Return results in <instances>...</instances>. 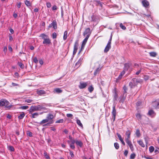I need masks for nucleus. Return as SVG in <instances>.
<instances>
[{"label": "nucleus", "instance_id": "33", "mask_svg": "<svg viewBox=\"0 0 159 159\" xmlns=\"http://www.w3.org/2000/svg\"><path fill=\"white\" fill-rule=\"evenodd\" d=\"M43 155L44 156L45 158L46 159H50V157L49 155L46 152H45L43 153Z\"/></svg>", "mask_w": 159, "mask_h": 159}, {"label": "nucleus", "instance_id": "50", "mask_svg": "<svg viewBox=\"0 0 159 159\" xmlns=\"http://www.w3.org/2000/svg\"><path fill=\"white\" fill-rule=\"evenodd\" d=\"M85 45L81 44V48L80 49V51L79 52V54L81 51H82L84 49V47Z\"/></svg>", "mask_w": 159, "mask_h": 159}, {"label": "nucleus", "instance_id": "9", "mask_svg": "<svg viewBox=\"0 0 159 159\" xmlns=\"http://www.w3.org/2000/svg\"><path fill=\"white\" fill-rule=\"evenodd\" d=\"M116 106L115 105H113L112 107V111L111 112V114L112 115V118L113 119V122H114L116 119Z\"/></svg>", "mask_w": 159, "mask_h": 159}, {"label": "nucleus", "instance_id": "12", "mask_svg": "<svg viewBox=\"0 0 159 159\" xmlns=\"http://www.w3.org/2000/svg\"><path fill=\"white\" fill-rule=\"evenodd\" d=\"M142 3L143 6L145 8L148 7L149 5V2L146 0H143Z\"/></svg>", "mask_w": 159, "mask_h": 159}, {"label": "nucleus", "instance_id": "31", "mask_svg": "<svg viewBox=\"0 0 159 159\" xmlns=\"http://www.w3.org/2000/svg\"><path fill=\"white\" fill-rule=\"evenodd\" d=\"M54 91L55 92L57 93H60L62 92V90L60 88H56L54 89Z\"/></svg>", "mask_w": 159, "mask_h": 159}, {"label": "nucleus", "instance_id": "58", "mask_svg": "<svg viewBox=\"0 0 159 159\" xmlns=\"http://www.w3.org/2000/svg\"><path fill=\"white\" fill-rule=\"evenodd\" d=\"M141 103H142V102H140V101H138L136 103V106L137 107H139L141 105Z\"/></svg>", "mask_w": 159, "mask_h": 159}, {"label": "nucleus", "instance_id": "57", "mask_svg": "<svg viewBox=\"0 0 159 159\" xmlns=\"http://www.w3.org/2000/svg\"><path fill=\"white\" fill-rule=\"evenodd\" d=\"M33 101V100L29 99H27L25 100V102L28 103H30Z\"/></svg>", "mask_w": 159, "mask_h": 159}, {"label": "nucleus", "instance_id": "61", "mask_svg": "<svg viewBox=\"0 0 159 159\" xmlns=\"http://www.w3.org/2000/svg\"><path fill=\"white\" fill-rule=\"evenodd\" d=\"M47 6L48 8H49L51 7V4L49 2H47L46 3Z\"/></svg>", "mask_w": 159, "mask_h": 159}, {"label": "nucleus", "instance_id": "25", "mask_svg": "<svg viewBox=\"0 0 159 159\" xmlns=\"http://www.w3.org/2000/svg\"><path fill=\"white\" fill-rule=\"evenodd\" d=\"M68 32L67 31H65L64 33V35L63 37V39L64 40H65L67 37Z\"/></svg>", "mask_w": 159, "mask_h": 159}, {"label": "nucleus", "instance_id": "16", "mask_svg": "<svg viewBox=\"0 0 159 159\" xmlns=\"http://www.w3.org/2000/svg\"><path fill=\"white\" fill-rule=\"evenodd\" d=\"M148 114L150 116H151L152 117H154L156 115V113H155L154 111L152 110H149L148 113Z\"/></svg>", "mask_w": 159, "mask_h": 159}, {"label": "nucleus", "instance_id": "7", "mask_svg": "<svg viewBox=\"0 0 159 159\" xmlns=\"http://www.w3.org/2000/svg\"><path fill=\"white\" fill-rule=\"evenodd\" d=\"M88 82H80L79 85V88L81 89L85 88L88 84Z\"/></svg>", "mask_w": 159, "mask_h": 159}, {"label": "nucleus", "instance_id": "15", "mask_svg": "<svg viewBox=\"0 0 159 159\" xmlns=\"http://www.w3.org/2000/svg\"><path fill=\"white\" fill-rule=\"evenodd\" d=\"M83 59V58L82 57H80L78 61L75 64V66L76 67H78L81 65Z\"/></svg>", "mask_w": 159, "mask_h": 159}, {"label": "nucleus", "instance_id": "39", "mask_svg": "<svg viewBox=\"0 0 159 159\" xmlns=\"http://www.w3.org/2000/svg\"><path fill=\"white\" fill-rule=\"evenodd\" d=\"M9 150L11 152H13L15 150V149L12 146H9L8 147Z\"/></svg>", "mask_w": 159, "mask_h": 159}, {"label": "nucleus", "instance_id": "60", "mask_svg": "<svg viewBox=\"0 0 159 159\" xmlns=\"http://www.w3.org/2000/svg\"><path fill=\"white\" fill-rule=\"evenodd\" d=\"M128 152V150H125L124 152V155L125 156H127Z\"/></svg>", "mask_w": 159, "mask_h": 159}, {"label": "nucleus", "instance_id": "46", "mask_svg": "<svg viewBox=\"0 0 159 159\" xmlns=\"http://www.w3.org/2000/svg\"><path fill=\"white\" fill-rule=\"evenodd\" d=\"M70 147L72 149L74 150L75 149V146L74 144H70Z\"/></svg>", "mask_w": 159, "mask_h": 159}, {"label": "nucleus", "instance_id": "27", "mask_svg": "<svg viewBox=\"0 0 159 159\" xmlns=\"http://www.w3.org/2000/svg\"><path fill=\"white\" fill-rule=\"evenodd\" d=\"M89 37L86 36V38L84 39V40H83L82 42V44L85 45L86 43H87L88 39H89Z\"/></svg>", "mask_w": 159, "mask_h": 159}, {"label": "nucleus", "instance_id": "44", "mask_svg": "<svg viewBox=\"0 0 159 159\" xmlns=\"http://www.w3.org/2000/svg\"><path fill=\"white\" fill-rule=\"evenodd\" d=\"M39 115L38 113H34L32 114V117L33 118H35Z\"/></svg>", "mask_w": 159, "mask_h": 159}, {"label": "nucleus", "instance_id": "10", "mask_svg": "<svg viewBox=\"0 0 159 159\" xmlns=\"http://www.w3.org/2000/svg\"><path fill=\"white\" fill-rule=\"evenodd\" d=\"M90 30V29L89 28H87L83 33V35L84 36L85 35H86V36H88L89 38L91 33Z\"/></svg>", "mask_w": 159, "mask_h": 159}, {"label": "nucleus", "instance_id": "45", "mask_svg": "<svg viewBox=\"0 0 159 159\" xmlns=\"http://www.w3.org/2000/svg\"><path fill=\"white\" fill-rule=\"evenodd\" d=\"M154 148L152 146H151L149 147V150L150 152H152L154 150Z\"/></svg>", "mask_w": 159, "mask_h": 159}, {"label": "nucleus", "instance_id": "6", "mask_svg": "<svg viewBox=\"0 0 159 159\" xmlns=\"http://www.w3.org/2000/svg\"><path fill=\"white\" fill-rule=\"evenodd\" d=\"M89 19L90 21L93 22L97 23L99 21L98 17L94 14H93L91 17L89 16Z\"/></svg>", "mask_w": 159, "mask_h": 159}, {"label": "nucleus", "instance_id": "40", "mask_svg": "<svg viewBox=\"0 0 159 159\" xmlns=\"http://www.w3.org/2000/svg\"><path fill=\"white\" fill-rule=\"evenodd\" d=\"M149 54L150 56L153 57H155L157 55L156 53L154 52H150L149 53Z\"/></svg>", "mask_w": 159, "mask_h": 159}, {"label": "nucleus", "instance_id": "49", "mask_svg": "<svg viewBox=\"0 0 159 159\" xmlns=\"http://www.w3.org/2000/svg\"><path fill=\"white\" fill-rule=\"evenodd\" d=\"M117 135L118 138L119 139L120 141L123 140V139H122L121 137V135L117 133Z\"/></svg>", "mask_w": 159, "mask_h": 159}, {"label": "nucleus", "instance_id": "48", "mask_svg": "<svg viewBox=\"0 0 159 159\" xmlns=\"http://www.w3.org/2000/svg\"><path fill=\"white\" fill-rule=\"evenodd\" d=\"M57 35L55 32H54L52 34V37L53 39H55L57 38Z\"/></svg>", "mask_w": 159, "mask_h": 159}, {"label": "nucleus", "instance_id": "19", "mask_svg": "<svg viewBox=\"0 0 159 159\" xmlns=\"http://www.w3.org/2000/svg\"><path fill=\"white\" fill-rule=\"evenodd\" d=\"M101 70V68L99 67L97 68V69H96V70L94 71V76L96 75L97 74H98L99 73Z\"/></svg>", "mask_w": 159, "mask_h": 159}, {"label": "nucleus", "instance_id": "4", "mask_svg": "<svg viewBox=\"0 0 159 159\" xmlns=\"http://www.w3.org/2000/svg\"><path fill=\"white\" fill-rule=\"evenodd\" d=\"M3 106H5V108L8 109L11 107L10 102L5 99L0 100V107Z\"/></svg>", "mask_w": 159, "mask_h": 159}, {"label": "nucleus", "instance_id": "42", "mask_svg": "<svg viewBox=\"0 0 159 159\" xmlns=\"http://www.w3.org/2000/svg\"><path fill=\"white\" fill-rule=\"evenodd\" d=\"M120 28L123 30H125L126 29V27L124 26L122 23H120Z\"/></svg>", "mask_w": 159, "mask_h": 159}, {"label": "nucleus", "instance_id": "64", "mask_svg": "<svg viewBox=\"0 0 159 159\" xmlns=\"http://www.w3.org/2000/svg\"><path fill=\"white\" fill-rule=\"evenodd\" d=\"M11 115H10L9 114H7V118H8V119H11Z\"/></svg>", "mask_w": 159, "mask_h": 159}, {"label": "nucleus", "instance_id": "17", "mask_svg": "<svg viewBox=\"0 0 159 159\" xmlns=\"http://www.w3.org/2000/svg\"><path fill=\"white\" fill-rule=\"evenodd\" d=\"M37 93L39 95H41L43 94H45L46 92L43 90L38 89L37 91Z\"/></svg>", "mask_w": 159, "mask_h": 159}, {"label": "nucleus", "instance_id": "13", "mask_svg": "<svg viewBox=\"0 0 159 159\" xmlns=\"http://www.w3.org/2000/svg\"><path fill=\"white\" fill-rule=\"evenodd\" d=\"M76 144L78 147H80V148H82L83 145V142L81 140L76 139Z\"/></svg>", "mask_w": 159, "mask_h": 159}, {"label": "nucleus", "instance_id": "34", "mask_svg": "<svg viewBox=\"0 0 159 159\" xmlns=\"http://www.w3.org/2000/svg\"><path fill=\"white\" fill-rule=\"evenodd\" d=\"M17 64L20 66L21 69H23L24 67V65L21 62H18Z\"/></svg>", "mask_w": 159, "mask_h": 159}, {"label": "nucleus", "instance_id": "20", "mask_svg": "<svg viewBox=\"0 0 159 159\" xmlns=\"http://www.w3.org/2000/svg\"><path fill=\"white\" fill-rule=\"evenodd\" d=\"M25 115V114L24 112H22V113L20 114L18 116V118L19 119L21 120L22 119Z\"/></svg>", "mask_w": 159, "mask_h": 159}, {"label": "nucleus", "instance_id": "38", "mask_svg": "<svg viewBox=\"0 0 159 159\" xmlns=\"http://www.w3.org/2000/svg\"><path fill=\"white\" fill-rule=\"evenodd\" d=\"M114 146L116 149H118L119 148V144L117 143H114Z\"/></svg>", "mask_w": 159, "mask_h": 159}, {"label": "nucleus", "instance_id": "21", "mask_svg": "<svg viewBox=\"0 0 159 159\" xmlns=\"http://www.w3.org/2000/svg\"><path fill=\"white\" fill-rule=\"evenodd\" d=\"M52 26L54 29H57V23L56 20H53L52 23Z\"/></svg>", "mask_w": 159, "mask_h": 159}, {"label": "nucleus", "instance_id": "26", "mask_svg": "<svg viewBox=\"0 0 159 159\" xmlns=\"http://www.w3.org/2000/svg\"><path fill=\"white\" fill-rule=\"evenodd\" d=\"M76 123L79 126L81 127V128H83V125L81 122V121L80 120H79L78 119H77L76 120Z\"/></svg>", "mask_w": 159, "mask_h": 159}, {"label": "nucleus", "instance_id": "56", "mask_svg": "<svg viewBox=\"0 0 159 159\" xmlns=\"http://www.w3.org/2000/svg\"><path fill=\"white\" fill-rule=\"evenodd\" d=\"M76 139L74 140V139H72L71 140V144H74L75 143L76 144Z\"/></svg>", "mask_w": 159, "mask_h": 159}, {"label": "nucleus", "instance_id": "54", "mask_svg": "<svg viewBox=\"0 0 159 159\" xmlns=\"http://www.w3.org/2000/svg\"><path fill=\"white\" fill-rule=\"evenodd\" d=\"M9 41L10 42L12 41L13 40V39L12 36L10 34H9Z\"/></svg>", "mask_w": 159, "mask_h": 159}, {"label": "nucleus", "instance_id": "47", "mask_svg": "<svg viewBox=\"0 0 159 159\" xmlns=\"http://www.w3.org/2000/svg\"><path fill=\"white\" fill-rule=\"evenodd\" d=\"M135 156L136 155L135 153H132L130 156V158L131 159H134L135 158Z\"/></svg>", "mask_w": 159, "mask_h": 159}, {"label": "nucleus", "instance_id": "35", "mask_svg": "<svg viewBox=\"0 0 159 159\" xmlns=\"http://www.w3.org/2000/svg\"><path fill=\"white\" fill-rule=\"evenodd\" d=\"M136 116L138 120H140L141 119V116L139 113L137 114Z\"/></svg>", "mask_w": 159, "mask_h": 159}, {"label": "nucleus", "instance_id": "41", "mask_svg": "<svg viewBox=\"0 0 159 159\" xmlns=\"http://www.w3.org/2000/svg\"><path fill=\"white\" fill-rule=\"evenodd\" d=\"M29 108L28 106H22L20 107L19 108L23 110H25L28 109Z\"/></svg>", "mask_w": 159, "mask_h": 159}, {"label": "nucleus", "instance_id": "32", "mask_svg": "<svg viewBox=\"0 0 159 159\" xmlns=\"http://www.w3.org/2000/svg\"><path fill=\"white\" fill-rule=\"evenodd\" d=\"M138 143L140 145L141 147H145V145L144 144L142 140H139L138 141Z\"/></svg>", "mask_w": 159, "mask_h": 159}, {"label": "nucleus", "instance_id": "29", "mask_svg": "<svg viewBox=\"0 0 159 159\" xmlns=\"http://www.w3.org/2000/svg\"><path fill=\"white\" fill-rule=\"evenodd\" d=\"M95 2H96V5H99L101 7H102L103 3L99 1H95Z\"/></svg>", "mask_w": 159, "mask_h": 159}, {"label": "nucleus", "instance_id": "59", "mask_svg": "<svg viewBox=\"0 0 159 159\" xmlns=\"http://www.w3.org/2000/svg\"><path fill=\"white\" fill-rule=\"evenodd\" d=\"M125 70H124L122 71L121 72V73L120 74V75L122 77V76L125 74Z\"/></svg>", "mask_w": 159, "mask_h": 159}, {"label": "nucleus", "instance_id": "11", "mask_svg": "<svg viewBox=\"0 0 159 159\" xmlns=\"http://www.w3.org/2000/svg\"><path fill=\"white\" fill-rule=\"evenodd\" d=\"M125 141L129 145L131 150L133 151L134 150V147L131 141L130 140V139H125Z\"/></svg>", "mask_w": 159, "mask_h": 159}, {"label": "nucleus", "instance_id": "1", "mask_svg": "<svg viewBox=\"0 0 159 159\" xmlns=\"http://www.w3.org/2000/svg\"><path fill=\"white\" fill-rule=\"evenodd\" d=\"M54 118L53 115L49 114L47 115L46 119L43 120L39 123L40 125H42L47 123V124H44L43 126H48V125L52 124L54 123V120H53Z\"/></svg>", "mask_w": 159, "mask_h": 159}, {"label": "nucleus", "instance_id": "63", "mask_svg": "<svg viewBox=\"0 0 159 159\" xmlns=\"http://www.w3.org/2000/svg\"><path fill=\"white\" fill-rule=\"evenodd\" d=\"M144 157L146 159H154L150 157L144 156Z\"/></svg>", "mask_w": 159, "mask_h": 159}, {"label": "nucleus", "instance_id": "53", "mask_svg": "<svg viewBox=\"0 0 159 159\" xmlns=\"http://www.w3.org/2000/svg\"><path fill=\"white\" fill-rule=\"evenodd\" d=\"M27 135L30 137H32L33 136L32 133L30 131L28 132V133H27Z\"/></svg>", "mask_w": 159, "mask_h": 159}, {"label": "nucleus", "instance_id": "22", "mask_svg": "<svg viewBox=\"0 0 159 159\" xmlns=\"http://www.w3.org/2000/svg\"><path fill=\"white\" fill-rule=\"evenodd\" d=\"M123 89L124 90V93L123 94V96H126V93H127V88L125 86H124L123 87Z\"/></svg>", "mask_w": 159, "mask_h": 159}, {"label": "nucleus", "instance_id": "36", "mask_svg": "<svg viewBox=\"0 0 159 159\" xmlns=\"http://www.w3.org/2000/svg\"><path fill=\"white\" fill-rule=\"evenodd\" d=\"M136 134L137 137H139L140 135V130L139 129H137L136 132Z\"/></svg>", "mask_w": 159, "mask_h": 159}, {"label": "nucleus", "instance_id": "52", "mask_svg": "<svg viewBox=\"0 0 159 159\" xmlns=\"http://www.w3.org/2000/svg\"><path fill=\"white\" fill-rule=\"evenodd\" d=\"M66 116L70 118L71 119L73 118V115L72 114H66Z\"/></svg>", "mask_w": 159, "mask_h": 159}, {"label": "nucleus", "instance_id": "8", "mask_svg": "<svg viewBox=\"0 0 159 159\" xmlns=\"http://www.w3.org/2000/svg\"><path fill=\"white\" fill-rule=\"evenodd\" d=\"M79 41L77 40L75 41L74 46V51L73 52V55H75L77 52L78 47L79 46L78 44Z\"/></svg>", "mask_w": 159, "mask_h": 159}, {"label": "nucleus", "instance_id": "14", "mask_svg": "<svg viewBox=\"0 0 159 159\" xmlns=\"http://www.w3.org/2000/svg\"><path fill=\"white\" fill-rule=\"evenodd\" d=\"M131 64L130 63H126L124 64V70L126 71H127L129 69L130 66H131Z\"/></svg>", "mask_w": 159, "mask_h": 159}, {"label": "nucleus", "instance_id": "28", "mask_svg": "<svg viewBox=\"0 0 159 159\" xmlns=\"http://www.w3.org/2000/svg\"><path fill=\"white\" fill-rule=\"evenodd\" d=\"M94 90V88L92 85L90 86L88 88V90L91 93Z\"/></svg>", "mask_w": 159, "mask_h": 159}, {"label": "nucleus", "instance_id": "55", "mask_svg": "<svg viewBox=\"0 0 159 159\" xmlns=\"http://www.w3.org/2000/svg\"><path fill=\"white\" fill-rule=\"evenodd\" d=\"M33 61L35 63H37L38 62V60L36 57H35L33 58Z\"/></svg>", "mask_w": 159, "mask_h": 159}, {"label": "nucleus", "instance_id": "51", "mask_svg": "<svg viewBox=\"0 0 159 159\" xmlns=\"http://www.w3.org/2000/svg\"><path fill=\"white\" fill-rule=\"evenodd\" d=\"M69 151L70 152V154L71 157H74V155L73 153V152L70 151V150H69Z\"/></svg>", "mask_w": 159, "mask_h": 159}, {"label": "nucleus", "instance_id": "5", "mask_svg": "<svg viewBox=\"0 0 159 159\" xmlns=\"http://www.w3.org/2000/svg\"><path fill=\"white\" fill-rule=\"evenodd\" d=\"M140 82L139 80L134 78L132 79V81L129 82V85L131 88H133L136 86L138 83Z\"/></svg>", "mask_w": 159, "mask_h": 159}, {"label": "nucleus", "instance_id": "30", "mask_svg": "<svg viewBox=\"0 0 159 159\" xmlns=\"http://www.w3.org/2000/svg\"><path fill=\"white\" fill-rule=\"evenodd\" d=\"M154 103L155 105V107L156 108H159V99L157 101H155Z\"/></svg>", "mask_w": 159, "mask_h": 159}, {"label": "nucleus", "instance_id": "62", "mask_svg": "<svg viewBox=\"0 0 159 159\" xmlns=\"http://www.w3.org/2000/svg\"><path fill=\"white\" fill-rule=\"evenodd\" d=\"M141 68L138 71L135 73V74L137 75H138L141 71Z\"/></svg>", "mask_w": 159, "mask_h": 159}, {"label": "nucleus", "instance_id": "2", "mask_svg": "<svg viewBox=\"0 0 159 159\" xmlns=\"http://www.w3.org/2000/svg\"><path fill=\"white\" fill-rule=\"evenodd\" d=\"M40 36L42 37V39L43 40V43L44 45V46H49L51 43V40L49 38L48 35L44 34H42Z\"/></svg>", "mask_w": 159, "mask_h": 159}, {"label": "nucleus", "instance_id": "24", "mask_svg": "<svg viewBox=\"0 0 159 159\" xmlns=\"http://www.w3.org/2000/svg\"><path fill=\"white\" fill-rule=\"evenodd\" d=\"M111 48V46L107 45L104 50V52L105 53L108 52Z\"/></svg>", "mask_w": 159, "mask_h": 159}, {"label": "nucleus", "instance_id": "43", "mask_svg": "<svg viewBox=\"0 0 159 159\" xmlns=\"http://www.w3.org/2000/svg\"><path fill=\"white\" fill-rule=\"evenodd\" d=\"M25 5L27 6H30L31 4L29 1L27 0H25Z\"/></svg>", "mask_w": 159, "mask_h": 159}, {"label": "nucleus", "instance_id": "18", "mask_svg": "<svg viewBox=\"0 0 159 159\" xmlns=\"http://www.w3.org/2000/svg\"><path fill=\"white\" fill-rule=\"evenodd\" d=\"M131 132L129 130H127L125 133V134L127 136L125 139H130Z\"/></svg>", "mask_w": 159, "mask_h": 159}, {"label": "nucleus", "instance_id": "37", "mask_svg": "<svg viewBox=\"0 0 159 159\" xmlns=\"http://www.w3.org/2000/svg\"><path fill=\"white\" fill-rule=\"evenodd\" d=\"M65 121L63 119H60L59 120H57L55 123H63Z\"/></svg>", "mask_w": 159, "mask_h": 159}, {"label": "nucleus", "instance_id": "23", "mask_svg": "<svg viewBox=\"0 0 159 159\" xmlns=\"http://www.w3.org/2000/svg\"><path fill=\"white\" fill-rule=\"evenodd\" d=\"M113 96H114V98H113L114 100V101L117 100V98H118V95H117V93L116 90L114 92V93Z\"/></svg>", "mask_w": 159, "mask_h": 159}, {"label": "nucleus", "instance_id": "3", "mask_svg": "<svg viewBox=\"0 0 159 159\" xmlns=\"http://www.w3.org/2000/svg\"><path fill=\"white\" fill-rule=\"evenodd\" d=\"M47 110L45 107L42 105H38L37 106H32L30 109V113H31L35 111Z\"/></svg>", "mask_w": 159, "mask_h": 159}]
</instances>
